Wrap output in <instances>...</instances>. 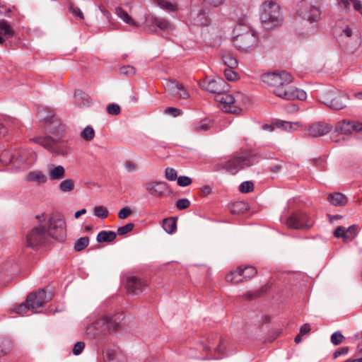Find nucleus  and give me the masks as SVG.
<instances>
[{
    "mask_svg": "<svg viewBox=\"0 0 362 362\" xmlns=\"http://www.w3.org/2000/svg\"><path fill=\"white\" fill-rule=\"evenodd\" d=\"M124 318L122 313L105 315L87 327L86 334L89 338L94 339L100 334L115 332L122 326Z\"/></svg>",
    "mask_w": 362,
    "mask_h": 362,
    "instance_id": "1",
    "label": "nucleus"
},
{
    "mask_svg": "<svg viewBox=\"0 0 362 362\" xmlns=\"http://www.w3.org/2000/svg\"><path fill=\"white\" fill-rule=\"evenodd\" d=\"M261 79L274 94L283 99L286 94L284 93L287 92L293 81L292 76L285 71L264 74L261 76Z\"/></svg>",
    "mask_w": 362,
    "mask_h": 362,
    "instance_id": "2",
    "label": "nucleus"
},
{
    "mask_svg": "<svg viewBox=\"0 0 362 362\" xmlns=\"http://www.w3.org/2000/svg\"><path fill=\"white\" fill-rule=\"evenodd\" d=\"M35 218L38 220V224L27 235V245L33 249L45 245L49 240L47 233L45 214L42 213L36 216Z\"/></svg>",
    "mask_w": 362,
    "mask_h": 362,
    "instance_id": "3",
    "label": "nucleus"
},
{
    "mask_svg": "<svg viewBox=\"0 0 362 362\" xmlns=\"http://www.w3.org/2000/svg\"><path fill=\"white\" fill-rule=\"evenodd\" d=\"M255 156L250 153H244L240 156H235L227 162L218 163L214 165V171L226 170L232 175H235L240 170L245 167H249L255 163Z\"/></svg>",
    "mask_w": 362,
    "mask_h": 362,
    "instance_id": "4",
    "label": "nucleus"
},
{
    "mask_svg": "<svg viewBox=\"0 0 362 362\" xmlns=\"http://www.w3.org/2000/svg\"><path fill=\"white\" fill-rule=\"evenodd\" d=\"M260 19L266 29H272L281 22L280 6L274 1H268L262 4Z\"/></svg>",
    "mask_w": 362,
    "mask_h": 362,
    "instance_id": "5",
    "label": "nucleus"
},
{
    "mask_svg": "<svg viewBox=\"0 0 362 362\" xmlns=\"http://www.w3.org/2000/svg\"><path fill=\"white\" fill-rule=\"evenodd\" d=\"M47 233L49 238L63 241L66 238V223L59 215H54L46 223Z\"/></svg>",
    "mask_w": 362,
    "mask_h": 362,
    "instance_id": "6",
    "label": "nucleus"
},
{
    "mask_svg": "<svg viewBox=\"0 0 362 362\" xmlns=\"http://www.w3.org/2000/svg\"><path fill=\"white\" fill-rule=\"evenodd\" d=\"M340 43H345L343 48L347 52L353 53L360 44V37L358 30L355 32L349 26H346L339 35Z\"/></svg>",
    "mask_w": 362,
    "mask_h": 362,
    "instance_id": "7",
    "label": "nucleus"
},
{
    "mask_svg": "<svg viewBox=\"0 0 362 362\" xmlns=\"http://www.w3.org/2000/svg\"><path fill=\"white\" fill-rule=\"evenodd\" d=\"M42 120L46 124L45 129L54 136V138L59 141L63 136L65 131V126L60 122L59 119L55 117L52 111L47 112V115L43 117Z\"/></svg>",
    "mask_w": 362,
    "mask_h": 362,
    "instance_id": "8",
    "label": "nucleus"
},
{
    "mask_svg": "<svg viewBox=\"0 0 362 362\" xmlns=\"http://www.w3.org/2000/svg\"><path fill=\"white\" fill-rule=\"evenodd\" d=\"M297 14L310 23L315 22L317 16V0H301L297 5Z\"/></svg>",
    "mask_w": 362,
    "mask_h": 362,
    "instance_id": "9",
    "label": "nucleus"
},
{
    "mask_svg": "<svg viewBox=\"0 0 362 362\" xmlns=\"http://www.w3.org/2000/svg\"><path fill=\"white\" fill-rule=\"evenodd\" d=\"M288 228L291 229H308L313 225L307 214L304 212H296L292 214L286 220Z\"/></svg>",
    "mask_w": 362,
    "mask_h": 362,
    "instance_id": "10",
    "label": "nucleus"
},
{
    "mask_svg": "<svg viewBox=\"0 0 362 362\" xmlns=\"http://www.w3.org/2000/svg\"><path fill=\"white\" fill-rule=\"evenodd\" d=\"M146 23L152 33H157V28L161 31H172L175 28L168 20L163 18L150 16L146 18Z\"/></svg>",
    "mask_w": 362,
    "mask_h": 362,
    "instance_id": "11",
    "label": "nucleus"
},
{
    "mask_svg": "<svg viewBox=\"0 0 362 362\" xmlns=\"http://www.w3.org/2000/svg\"><path fill=\"white\" fill-rule=\"evenodd\" d=\"M48 300L46 291L42 288L39 289L37 293L28 294L26 303L29 309L34 310L36 308H42Z\"/></svg>",
    "mask_w": 362,
    "mask_h": 362,
    "instance_id": "12",
    "label": "nucleus"
},
{
    "mask_svg": "<svg viewBox=\"0 0 362 362\" xmlns=\"http://www.w3.org/2000/svg\"><path fill=\"white\" fill-rule=\"evenodd\" d=\"M334 93L332 90H329L327 93L324 91L321 95L322 100L320 102L335 110L344 109L346 107V105L342 101L341 97H334Z\"/></svg>",
    "mask_w": 362,
    "mask_h": 362,
    "instance_id": "13",
    "label": "nucleus"
},
{
    "mask_svg": "<svg viewBox=\"0 0 362 362\" xmlns=\"http://www.w3.org/2000/svg\"><path fill=\"white\" fill-rule=\"evenodd\" d=\"M233 42L238 49L246 50L255 42V37L250 31L238 35L233 37Z\"/></svg>",
    "mask_w": 362,
    "mask_h": 362,
    "instance_id": "14",
    "label": "nucleus"
},
{
    "mask_svg": "<svg viewBox=\"0 0 362 362\" xmlns=\"http://www.w3.org/2000/svg\"><path fill=\"white\" fill-rule=\"evenodd\" d=\"M148 288L146 281L135 277H129L127 280V288L129 293L139 295Z\"/></svg>",
    "mask_w": 362,
    "mask_h": 362,
    "instance_id": "15",
    "label": "nucleus"
},
{
    "mask_svg": "<svg viewBox=\"0 0 362 362\" xmlns=\"http://www.w3.org/2000/svg\"><path fill=\"white\" fill-rule=\"evenodd\" d=\"M146 188L148 193L156 197L165 196L169 191L168 185L165 182H152L146 184Z\"/></svg>",
    "mask_w": 362,
    "mask_h": 362,
    "instance_id": "16",
    "label": "nucleus"
},
{
    "mask_svg": "<svg viewBox=\"0 0 362 362\" xmlns=\"http://www.w3.org/2000/svg\"><path fill=\"white\" fill-rule=\"evenodd\" d=\"M336 130L341 134L348 135L353 131H362V123L343 120L338 122Z\"/></svg>",
    "mask_w": 362,
    "mask_h": 362,
    "instance_id": "17",
    "label": "nucleus"
},
{
    "mask_svg": "<svg viewBox=\"0 0 362 362\" xmlns=\"http://www.w3.org/2000/svg\"><path fill=\"white\" fill-rule=\"evenodd\" d=\"M226 86V83L222 78H218V80L213 79L208 81L204 89L216 95L224 92Z\"/></svg>",
    "mask_w": 362,
    "mask_h": 362,
    "instance_id": "18",
    "label": "nucleus"
},
{
    "mask_svg": "<svg viewBox=\"0 0 362 362\" xmlns=\"http://www.w3.org/2000/svg\"><path fill=\"white\" fill-rule=\"evenodd\" d=\"M208 345H204L203 349L209 351L211 349H214L215 351L224 356L223 346V342L221 338H218L217 335L212 334L209 337L207 340Z\"/></svg>",
    "mask_w": 362,
    "mask_h": 362,
    "instance_id": "19",
    "label": "nucleus"
},
{
    "mask_svg": "<svg viewBox=\"0 0 362 362\" xmlns=\"http://www.w3.org/2000/svg\"><path fill=\"white\" fill-rule=\"evenodd\" d=\"M34 142L42 146L50 151H56L55 146L57 144L59 141L57 139L50 136H36L31 139Z\"/></svg>",
    "mask_w": 362,
    "mask_h": 362,
    "instance_id": "20",
    "label": "nucleus"
},
{
    "mask_svg": "<svg viewBox=\"0 0 362 362\" xmlns=\"http://www.w3.org/2000/svg\"><path fill=\"white\" fill-rule=\"evenodd\" d=\"M25 180L27 182H35L37 185H42L47 181V177L40 170H33L26 175Z\"/></svg>",
    "mask_w": 362,
    "mask_h": 362,
    "instance_id": "21",
    "label": "nucleus"
},
{
    "mask_svg": "<svg viewBox=\"0 0 362 362\" xmlns=\"http://www.w3.org/2000/svg\"><path fill=\"white\" fill-rule=\"evenodd\" d=\"M327 201L334 206H343L347 203L346 197L340 192H333L327 195Z\"/></svg>",
    "mask_w": 362,
    "mask_h": 362,
    "instance_id": "22",
    "label": "nucleus"
},
{
    "mask_svg": "<svg viewBox=\"0 0 362 362\" xmlns=\"http://www.w3.org/2000/svg\"><path fill=\"white\" fill-rule=\"evenodd\" d=\"M284 99L294 100L296 98L303 100L306 98V93L294 87L290 86L287 92L285 93Z\"/></svg>",
    "mask_w": 362,
    "mask_h": 362,
    "instance_id": "23",
    "label": "nucleus"
},
{
    "mask_svg": "<svg viewBox=\"0 0 362 362\" xmlns=\"http://www.w3.org/2000/svg\"><path fill=\"white\" fill-rule=\"evenodd\" d=\"M48 175L52 180L62 179L65 175V169L62 165L54 166L51 165L48 170Z\"/></svg>",
    "mask_w": 362,
    "mask_h": 362,
    "instance_id": "24",
    "label": "nucleus"
},
{
    "mask_svg": "<svg viewBox=\"0 0 362 362\" xmlns=\"http://www.w3.org/2000/svg\"><path fill=\"white\" fill-rule=\"evenodd\" d=\"M191 17L197 25L205 26L208 25L206 13L202 9H199L197 11H193L191 13Z\"/></svg>",
    "mask_w": 362,
    "mask_h": 362,
    "instance_id": "25",
    "label": "nucleus"
},
{
    "mask_svg": "<svg viewBox=\"0 0 362 362\" xmlns=\"http://www.w3.org/2000/svg\"><path fill=\"white\" fill-rule=\"evenodd\" d=\"M238 276H243V280L250 279L256 276L257 271L255 267L252 266H246L245 267H238L237 269Z\"/></svg>",
    "mask_w": 362,
    "mask_h": 362,
    "instance_id": "26",
    "label": "nucleus"
},
{
    "mask_svg": "<svg viewBox=\"0 0 362 362\" xmlns=\"http://www.w3.org/2000/svg\"><path fill=\"white\" fill-rule=\"evenodd\" d=\"M115 14L121 18L124 23L129 25L139 27V24L122 8L118 6L115 9Z\"/></svg>",
    "mask_w": 362,
    "mask_h": 362,
    "instance_id": "27",
    "label": "nucleus"
},
{
    "mask_svg": "<svg viewBox=\"0 0 362 362\" xmlns=\"http://www.w3.org/2000/svg\"><path fill=\"white\" fill-rule=\"evenodd\" d=\"M117 237V233L111 230H102L100 231L96 238L98 243H110L113 241Z\"/></svg>",
    "mask_w": 362,
    "mask_h": 362,
    "instance_id": "28",
    "label": "nucleus"
},
{
    "mask_svg": "<svg viewBox=\"0 0 362 362\" xmlns=\"http://www.w3.org/2000/svg\"><path fill=\"white\" fill-rule=\"evenodd\" d=\"M76 103L80 106H88L90 104L89 96L81 90H76L74 93Z\"/></svg>",
    "mask_w": 362,
    "mask_h": 362,
    "instance_id": "29",
    "label": "nucleus"
},
{
    "mask_svg": "<svg viewBox=\"0 0 362 362\" xmlns=\"http://www.w3.org/2000/svg\"><path fill=\"white\" fill-rule=\"evenodd\" d=\"M275 125L278 128L283 129L286 131H294L296 130L298 128L300 127V124L299 122H290L284 120H277L275 122Z\"/></svg>",
    "mask_w": 362,
    "mask_h": 362,
    "instance_id": "30",
    "label": "nucleus"
},
{
    "mask_svg": "<svg viewBox=\"0 0 362 362\" xmlns=\"http://www.w3.org/2000/svg\"><path fill=\"white\" fill-rule=\"evenodd\" d=\"M338 4L343 8L348 9L351 4L354 8L362 14V4L359 0H337Z\"/></svg>",
    "mask_w": 362,
    "mask_h": 362,
    "instance_id": "31",
    "label": "nucleus"
},
{
    "mask_svg": "<svg viewBox=\"0 0 362 362\" xmlns=\"http://www.w3.org/2000/svg\"><path fill=\"white\" fill-rule=\"evenodd\" d=\"M180 86V83L173 80H166L164 84L165 90L168 91L174 97L177 95Z\"/></svg>",
    "mask_w": 362,
    "mask_h": 362,
    "instance_id": "32",
    "label": "nucleus"
},
{
    "mask_svg": "<svg viewBox=\"0 0 362 362\" xmlns=\"http://www.w3.org/2000/svg\"><path fill=\"white\" fill-rule=\"evenodd\" d=\"M163 228L168 233H174L177 228L176 218L174 217L164 218Z\"/></svg>",
    "mask_w": 362,
    "mask_h": 362,
    "instance_id": "33",
    "label": "nucleus"
},
{
    "mask_svg": "<svg viewBox=\"0 0 362 362\" xmlns=\"http://www.w3.org/2000/svg\"><path fill=\"white\" fill-rule=\"evenodd\" d=\"M0 34L7 37H12L14 35V31L9 23L4 19L0 20Z\"/></svg>",
    "mask_w": 362,
    "mask_h": 362,
    "instance_id": "34",
    "label": "nucleus"
},
{
    "mask_svg": "<svg viewBox=\"0 0 362 362\" xmlns=\"http://www.w3.org/2000/svg\"><path fill=\"white\" fill-rule=\"evenodd\" d=\"M215 99L217 102L228 105H233L235 102L234 97L232 95L226 93V90L216 95Z\"/></svg>",
    "mask_w": 362,
    "mask_h": 362,
    "instance_id": "35",
    "label": "nucleus"
},
{
    "mask_svg": "<svg viewBox=\"0 0 362 362\" xmlns=\"http://www.w3.org/2000/svg\"><path fill=\"white\" fill-rule=\"evenodd\" d=\"M267 290V286H263L260 290L248 291L243 295V298L245 300H252L259 298L264 293H266Z\"/></svg>",
    "mask_w": 362,
    "mask_h": 362,
    "instance_id": "36",
    "label": "nucleus"
},
{
    "mask_svg": "<svg viewBox=\"0 0 362 362\" xmlns=\"http://www.w3.org/2000/svg\"><path fill=\"white\" fill-rule=\"evenodd\" d=\"M224 64L230 69H235L238 66V60L229 53L223 54Z\"/></svg>",
    "mask_w": 362,
    "mask_h": 362,
    "instance_id": "37",
    "label": "nucleus"
},
{
    "mask_svg": "<svg viewBox=\"0 0 362 362\" xmlns=\"http://www.w3.org/2000/svg\"><path fill=\"white\" fill-rule=\"evenodd\" d=\"M89 244L88 237H82L78 238L74 244V250L77 252L83 250Z\"/></svg>",
    "mask_w": 362,
    "mask_h": 362,
    "instance_id": "38",
    "label": "nucleus"
},
{
    "mask_svg": "<svg viewBox=\"0 0 362 362\" xmlns=\"http://www.w3.org/2000/svg\"><path fill=\"white\" fill-rule=\"evenodd\" d=\"M357 235V228L356 225H352L349 228H345L344 241L353 240Z\"/></svg>",
    "mask_w": 362,
    "mask_h": 362,
    "instance_id": "39",
    "label": "nucleus"
},
{
    "mask_svg": "<svg viewBox=\"0 0 362 362\" xmlns=\"http://www.w3.org/2000/svg\"><path fill=\"white\" fill-rule=\"evenodd\" d=\"M81 137L86 141H92L95 136V131L90 126H87L81 133Z\"/></svg>",
    "mask_w": 362,
    "mask_h": 362,
    "instance_id": "40",
    "label": "nucleus"
},
{
    "mask_svg": "<svg viewBox=\"0 0 362 362\" xmlns=\"http://www.w3.org/2000/svg\"><path fill=\"white\" fill-rule=\"evenodd\" d=\"M332 129V126L328 123L318 122V136L328 134Z\"/></svg>",
    "mask_w": 362,
    "mask_h": 362,
    "instance_id": "41",
    "label": "nucleus"
},
{
    "mask_svg": "<svg viewBox=\"0 0 362 362\" xmlns=\"http://www.w3.org/2000/svg\"><path fill=\"white\" fill-rule=\"evenodd\" d=\"M226 280L228 282H231L233 284H238L240 282L243 281V279L242 278V276H238L237 269L235 271H233L230 273L228 274L226 276Z\"/></svg>",
    "mask_w": 362,
    "mask_h": 362,
    "instance_id": "42",
    "label": "nucleus"
},
{
    "mask_svg": "<svg viewBox=\"0 0 362 362\" xmlns=\"http://www.w3.org/2000/svg\"><path fill=\"white\" fill-rule=\"evenodd\" d=\"M74 188V181L71 179L65 180L59 184V189L62 192H66L73 190Z\"/></svg>",
    "mask_w": 362,
    "mask_h": 362,
    "instance_id": "43",
    "label": "nucleus"
},
{
    "mask_svg": "<svg viewBox=\"0 0 362 362\" xmlns=\"http://www.w3.org/2000/svg\"><path fill=\"white\" fill-rule=\"evenodd\" d=\"M93 214L95 216L100 218H105L107 217L109 212L108 210L103 206H97L93 209Z\"/></svg>",
    "mask_w": 362,
    "mask_h": 362,
    "instance_id": "44",
    "label": "nucleus"
},
{
    "mask_svg": "<svg viewBox=\"0 0 362 362\" xmlns=\"http://www.w3.org/2000/svg\"><path fill=\"white\" fill-rule=\"evenodd\" d=\"M254 189V184L251 181H245L239 186V190L242 193H248Z\"/></svg>",
    "mask_w": 362,
    "mask_h": 362,
    "instance_id": "45",
    "label": "nucleus"
},
{
    "mask_svg": "<svg viewBox=\"0 0 362 362\" xmlns=\"http://www.w3.org/2000/svg\"><path fill=\"white\" fill-rule=\"evenodd\" d=\"M134 227V224L132 223H129L124 226H120L117 228V235H124L127 233L131 232Z\"/></svg>",
    "mask_w": 362,
    "mask_h": 362,
    "instance_id": "46",
    "label": "nucleus"
},
{
    "mask_svg": "<svg viewBox=\"0 0 362 362\" xmlns=\"http://www.w3.org/2000/svg\"><path fill=\"white\" fill-rule=\"evenodd\" d=\"M69 11L77 18L80 20H83L84 18L83 13L81 11V10L74 5V4L71 3L69 4Z\"/></svg>",
    "mask_w": 362,
    "mask_h": 362,
    "instance_id": "47",
    "label": "nucleus"
},
{
    "mask_svg": "<svg viewBox=\"0 0 362 362\" xmlns=\"http://www.w3.org/2000/svg\"><path fill=\"white\" fill-rule=\"evenodd\" d=\"M344 339L345 337L340 332H335L331 336V342L334 345H339L344 340Z\"/></svg>",
    "mask_w": 362,
    "mask_h": 362,
    "instance_id": "48",
    "label": "nucleus"
},
{
    "mask_svg": "<svg viewBox=\"0 0 362 362\" xmlns=\"http://www.w3.org/2000/svg\"><path fill=\"white\" fill-rule=\"evenodd\" d=\"M190 206V201L186 198L178 199L175 203V206L178 210H184L189 208Z\"/></svg>",
    "mask_w": 362,
    "mask_h": 362,
    "instance_id": "49",
    "label": "nucleus"
},
{
    "mask_svg": "<svg viewBox=\"0 0 362 362\" xmlns=\"http://www.w3.org/2000/svg\"><path fill=\"white\" fill-rule=\"evenodd\" d=\"M107 112L112 115H118L121 112V109L117 104L112 103L107 105Z\"/></svg>",
    "mask_w": 362,
    "mask_h": 362,
    "instance_id": "50",
    "label": "nucleus"
},
{
    "mask_svg": "<svg viewBox=\"0 0 362 362\" xmlns=\"http://www.w3.org/2000/svg\"><path fill=\"white\" fill-rule=\"evenodd\" d=\"M119 73L127 76H134L136 73L134 67L132 66H124L120 68Z\"/></svg>",
    "mask_w": 362,
    "mask_h": 362,
    "instance_id": "51",
    "label": "nucleus"
},
{
    "mask_svg": "<svg viewBox=\"0 0 362 362\" xmlns=\"http://www.w3.org/2000/svg\"><path fill=\"white\" fill-rule=\"evenodd\" d=\"M165 175L166 179L170 181H175L177 178L176 170L171 168H167L165 169Z\"/></svg>",
    "mask_w": 362,
    "mask_h": 362,
    "instance_id": "52",
    "label": "nucleus"
},
{
    "mask_svg": "<svg viewBox=\"0 0 362 362\" xmlns=\"http://www.w3.org/2000/svg\"><path fill=\"white\" fill-rule=\"evenodd\" d=\"M209 124L203 121L200 123H197L193 125V130L196 132L206 131L209 129Z\"/></svg>",
    "mask_w": 362,
    "mask_h": 362,
    "instance_id": "53",
    "label": "nucleus"
},
{
    "mask_svg": "<svg viewBox=\"0 0 362 362\" xmlns=\"http://www.w3.org/2000/svg\"><path fill=\"white\" fill-rule=\"evenodd\" d=\"M233 69H226L224 70V75L226 79L229 81H233L237 78V74L233 70Z\"/></svg>",
    "mask_w": 362,
    "mask_h": 362,
    "instance_id": "54",
    "label": "nucleus"
},
{
    "mask_svg": "<svg viewBox=\"0 0 362 362\" xmlns=\"http://www.w3.org/2000/svg\"><path fill=\"white\" fill-rule=\"evenodd\" d=\"M192 182V179L187 176H180L177 177V185L180 187H187Z\"/></svg>",
    "mask_w": 362,
    "mask_h": 362,
    "instance_id": "55",
    "label": "nucleus"
},
{
    "mask_svg": "<svg viewBox=\"0 0 362 362\" xmlns=\"http://www.w3.org/2000/svg\"><path fill=\"white\" fill-rule=\"evenodd\" d=\"M306 137H316L317 136V127L313 124L308 127L304 133Z\"/></svg>",
    "mask_w": 362,
    "mask_h": 362,
    "instance_id": "56",
    "label": "nucleus"
},
{
    "mask_svg": "<svg viewBox=\"0 0 362 362\" xmlns=\"http://www.w3.org/2000/svg\"><path fill=\"white\" fill-rule=\"evenodd\" d=\"M160 6L168 11H173L177 9V7L175 4H172L168 1L162 0L160 2Z\"/></svg>",
    "mask_w": 362,
    "mask_h": 362,
    "instance_id": "57",
    "label": "nucleus"
},
{
    "mask_svg": "<svg viewBox=\"0 0 362 362\" xmlns=\"http://www.w3.org/2000/svg\"><path fill=\"white\" fill-rule=\"evenodd\" d=\"M132 211L128 206H125L119 210L118 213V217L121 219H124L127 218L131 214Z\"/></svg>",
    "mask_w": 362,
    "mask_h": 362,
    "instance_id": "58",
    "label": "nucleus"
},
{
    "mask_svg": "<svg viewBox=\"0 0 362 362\" xmlns=\"http://www.w3.org/2000/svg\"><path fill=\"white\" fill-rule=\"evenodd\" d=\"M85 347V343L83 341L76 342L73 349V353L74 355H79Z\"/></svg>",
    "mask_w": 362,
    "mask_h": 362,
    "instance_id": "59",
    "label": "nucleus"
},
{
    "mask_svg": "<svg viewBox=\"0 0 362 362\" xmlns=\"http://www.w3.org/2000/svg\"><path fill=\"white\" fill-rule=\"evenodd\" d=\"M165 112L166 114L171 115L174 117H177V116L182 115V113L181 110H180L177 107H167L165 110Z\"/></svg>",
    "mask_w": 362,
    "mask_h": 362,
    "instance_id": "60",
    "label": "nucleus"
},
{
    "mask_svg": "<svg viewBox=\"0 0 362 362\" xmlns=\"http://www.w3.org/2000/svg\"><path fill=\"white\" fill-rule=\"evenodd\" d=\"M344 233L345 228L343 226H339L334 232V237L339 238H341L344 240Z\"/></svg>",
    "mask_w": 362,
    "mask_h": 362,
    "instance_id": "61",
    "label": "nucleus"
},
{
    "mask_svg": "<svg viewBox=\"0 0 362 362\" xmlns=\"http://www.w3.org/2000/svg\"><path fill=\"white\" fill-rule=\"evenodd\" d=\"M175 97L185 99L189 97V93L184 88V86L181 84L177 95H176Z\"/></svg>",
    "mask_w": 362,
    "mask_h": 362,
    "instance_id": "62",
    "label": "nucleus"
},
{
    "mask_svg": "<svg viewBox=\"0 0 362 362\" xmlns=\"http://www.w3.org/2000/svg\"><path fill=\"white\" fill-rule=\"evenodd\" d=\"M349 351V347L348 346H344L338 349L333 354L334 358H337L339 356L345 355Z\"/></svg>",
    "mask_w": 362,
    "mask_h": 362,
    "instance_id": "63",
    "label": "nucleus"
},
{
    "mask_svg": "<svg viewBox=\"0 0 362 362\" xmlns=\"http://www.w3.org/2000/svg\"><path fill=\"white\" fill-rule=\"evenodd\" d=\"M125 169L129 173L134 172L137 169V165L132 161L127 160L125 163Z\"/></svg>",
    "mask_w": 362,
    "mask_h": 362,
    "instance_id": "64",
    "label": "nucleus"
}]
</instances>
